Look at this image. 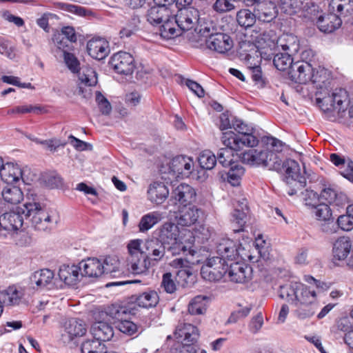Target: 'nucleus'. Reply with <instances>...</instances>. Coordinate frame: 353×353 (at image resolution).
Listing matches in <instances>:
<instances>
[{
  "label": "nucleus",
  "mask_w": 353,
  "mask_h": 353,
  "mask_svg": "<svg viewBox=\"0 0 353 353\" xmlns=\"http://www.w3.org/2000/svg\"><path fill=\"white\" fill-rule=\"evenodd\" d=\"M294 304L296 308L293 311V314L299 320L311 318L319 308V304Z\"/></svg>",
  "instance_id": "c03bdc74"
},
{
  "label": "nucleus",
  "mask_w": 353,
  "mask_h": 353,
  "mask_svg": "<svg viewBox=\"0 0 353 353\" xmlns=\"http://www.w3.org/2000/svg\"><path fill=\"white\" fill-rule=\"evenodd\" d=\"M1 195L3 201L11 205L19 203L23 199V193L21 190L17 186L5 187Z\"/></svg>",
  "instance_id": "ea45409f"
},
{
  "label": "nucleus",
  "mask_w": 353,
  "mask_h": 353,
  "mask_svg": "<svg viewBox=\"0 0 353 353\" xmlns=\"http://www.w3.org/2000/svg\"><path fill=\"white\" fill-rule=\"evenodd\" d=\"M246 212L235 208L231 216V225L234 232H240L244 230L246 223Z\"/></svg>",
  "instance_id": "09e8293b"
},
{
  "label": "nucleus",
  "mask_w": 353,
  "mask_h": 353,
  "mask_svg": "<svg viewBox=\"0 0 353 353\" xmlns=\"http://www.w3.org/2000/svg\"><path fill=\"white\" fill-rule=\"evenodd\" d=\"M199 335L197 327L190 323H184L178 331V338L182 339V343H194Z\"/></svg>",
  "instance_id": "e433bc0d"
},
{
  "label": "nucleus",
  "mask_w": 353,
  "mask_h": 353,
  "mask_svg": "<svg viewBox=\"0 0 353 353\" xmlns=\"http://www.w3.org/2000/svg\"><path fill=\"white\" fill-rule=\"evenodd\" d=\"M255 12H252L248 9H242L236 14V21L238 23L245 28L251 27L256 21Z\"/></svg>",
  "instance_id": "603ef678"
},
{
  "label": "nucleus",
  "mask_w": 353,
  "mask_h": 353,
  "mask_svg": "<svg viewBox=\"0 0 353 353\" xmlns=\"http://www.w3.org/2000/svg\"><path fill=\"white\" fill-rule=\"evenodd\" d=\"M306 205L312 209V213L314 215L316 219L321 221H330L332 217V212L330 206L325 203L316 204L310 202L306 199Z\"/></svg>",
  "instance_id": "c9c22d12"
},
{
  "label": "nucleus",
  "mask_w": 353,
  "mask_h": 353,
  "mask_svg": "<svg viewBox=\"0 0 353 353\" xmlns=\"http://www.w3.org/2000/svg\"><path fill=\"white\" fill-rule=\"evenodd\" d=\"M126 311L124 308H121L117 310L115 318L119 321L117 322L116 327L121 332L128 334L132 335L138 331L137 325L131 321L123 320L121 319V314H125Z\"/></svg>",
  "instance_id": "58836bf2"
},
{
  "label": "nucleus",
  "mask_w": 353,
  "mask_h": 353,
  "mask_svg": "<svg viewBox=\"0 0 353 353\" xmlns=\"http://www.w3.org/2000/svg\"><path fill=\"white\" fill-rule=\"evenodd\" d=\"M161 287L169 294H172L176 291V286L170 272H166L163 275Z\"/></svg>",
  "instance_id": "338daca9"
},
{
  "label": "nucleus",
  "mask_w": 353,
  "mask_h": 353,
  "mask_svg": "<svg viewBox=\"0 0 353 353\" xmlns=\"http://www.w3.org/2000/svg\"><path fill=\"white\" fill-rule=\"evenodd\" d=\"M86 331V325L82 320L71 319L65 324V332L70 340L83 336Z\"/></svg>",
  "instance_id": "72a5a7b5"
},
{
  "label": "nucleus",
  "mask_w": 353,
  "mask_h": 353,
  "mask_svg": "<svg viewBox=\"0 0 353 353\" xmlns=\"http://www.w3.org/2000/svg\"><path fill=\"white\" fill-rule=\"evenodd\" d=\"M160 172L162 174L168 176H163L165 180L172 182L176 179L175 158L174 157L165 156L160 165Z\"/></svg>",
  "instance_id": "a19ab883"
},
{
  "label": "nucleus",
  "mask_w": 353,
  "mask_h": 353,
  "mask_svg": "<svg viewBox=\"0 0 353 353\" xmlns=\"http://www.w3.org/2000/svg\"><path fill=\"white\" fill-rule=\"evenodd\" d=\"M23 215L29 219L36 230L41 231L52 229L59 221L56 210L47 211L39 203L26 202L16 210L6 212L0 216V227L7 237L12 236L22 228Z\"/></svg>",
  "instance_id": "f257e3e1"
},
{
  "label": "nucleus",
  "mask_w": 353,
  "mask_h": 353,
  "mask_svg": "<svg viewBox=\"0 0 353 353\" xmlns=\"http://www.w3.org/2000/svg\"><path fill=\"white\" fill-rule=\"evenodd\" d=\"M274 163L278 164L279 168H278V169L272 170L283 172L287 183L294 181L295 184L299 183L301 186H303L305 183V178L301 174L300 166L296 161L289 159L281 162V160L276 154Z\"/></svg>",
  "instance_id": "9b49d317"
},
{
  "label": "nucleus",
  "mask_w": 353,
  "mask_h": 353,
  "mask_svg": "<svg viewBox=\"0 0 353 353\" xmlns=\"http://www.w3.org/2000/svg\"><path fill=\"white\" fill-rule=\"evenodd\" d=\"M330 161L340 168L341 174L350 181L353 183V161L345 159L343 157L337 154H332L330 157Z\"/></svg>",
  "instance_id": "c756f323"
},
{
  "label": "nucleus",
  "mask_w": 353,
  "mask_h": 353,
  "mask_svg": "<svg viewBox=\"0 0 353 353\" xmlns=\"http://www.w3.org/2000/svg\"><path fill=\"white\" fill-rule=\"evenodd\" d=\"M316 101L319 108L325 112L345 111L349 105L347 92L343 88L330 90L325 88L316 92Z\"/></svg>",
  "instance_id": "423d86ee"
},
{
  "label": "nucleus",
  "mask_w": 353,
  "mask_h": 353,
  "mask_svg": "<svg viewBox=\"0 0 353 353\" xmlns=\"http://www.w3.org/2000/svg\"><path fill=\"white\" fill-rule=\"evenodd\" d=\"M338 226L343 231L349 232L353 229V219L346 212L340 215L337 219Z\"/></svg>",
  "instance_id": "774afa93"
},
{
  "label": "nucleus",
  "mask_w": 353,
  "mask_h": 353,
  "mask_svg": "<svg viewBox=\"0 0 353 353\" xmlns=\"http://www.w3.org/2000/svg\"><path fill=\"white\" fill-rule=\"evenodd\" d=\"M102 259L89 257L79 263L83 276L99 278L103 275Z\"/></svg>",
  "instance_id": "aec40b11"
},
{
  "label": "nucleus",
  "mask_w": 353,
  "mask_h": 353,
  "mask_svg": "<svg viewBox=\"0 0 353 353\" xmlns=\"http://www.w3.org/2000/svg\"><path fill=\"white\" fill-rule=\"evenodd\" d=\"M28 171L27 167L9 162L5 163L0 170V176L1 180L8 184L18 183L20 181L29 183V179L26 174Z\"/></svg>",
  "instance_id": "f8f14e48"
},
{
  "label": "nucleus",
  "mask_w": 353,
  "mask_h": 353,
  "mask_svg": "<svg viewBox=\"0 0 353 353\" xmlns=\"http://www.w3.org/2000/svg\"><path fill=\"white\" fill-rule=\"evenodd\" d=\"M334 261H344L350 270H353V239L341 236L334 243L332 248Z\"/></svg>",
  "instance_id": "9d476101"
},
{
  "label": "nucleus",
  "mask_w": 353,
  "mask_h": 353,
  "mask_svg": "<svg viewBox=\"0 0 353 353\" xmlns=\"http://www.w3.org/2000/svg\"><path fill=\"white\" fill-rule=\"evenodd\" d=\"M95 101L100 112L103 114L110 113L112 106L108 100L100 92H96Z\"/></svg>",
  "instance_id": "e2e57ef3"
},
{
  "label": "nucleus",
  "mask_w": 353,
  "mask_h": 353,
  "mask_svg": "<svg viewBox=\"0 0 353 353\" xmlns=\"http://www.w3.org/2000/svg\"><path fill=\"white\" fill-rule=\"evenodd\" d=\"M199 34L205 39L206 47L220 54H225L233 46V41L226 34L217 32L216 28L211 21L204 22L197 28Z\"/></svg>",
  "instance_id": "39448f33"
},
{
  "label": "nucleus",
  "mask_w": 353,
  "mask_h": 353,
  "mask_svg": "<svg viewBox=\"0 0 353 353\" xmlns=\"http://www.w3.org/2000/svg\"><path fill=\"white\" fill-rule=\"evenodd\" d=\"M58 276L59 279L65 285L74 286L78 284L83 277L79 263L63 264L59 267Z\"/></svg>",
  "instance_id": "f3484780"
},
{
  "label": "nucleus",
  "mask_w": 353,
  "mask_h": 353,
  "mask_svg": "<svg viewBox=\"0 0 353 353\" xmlns=\"http://www.w3.org/2000/svg\"><path fill=\"white\" fill-rule=\"evenodd\" d=\"M54 272L49 269H41L34 272L30 277V285L34 290H41L52 282Z\"/></svg>",
  "instance_id": "412c9836"
},
{
  "label": "nucleus",
  "mask_w": 353,
  "mask_h": 353,
  "mask_svg": "<svg viewBox=\"0 0 353 353\" xmlns=\"http://www.w3.org/2000/svg\"><path fill=\"white\" fill-rule=\"evenodd\" d=\"M41 110L39 106H33L32 105H22L13 107L8 110L7 114L9 115L23 114L27 113L34 112L37 113Z\"/></svg>",
  "instance_id": "bf43d9fd"
},
{
  "label": "nucleus",
  "mask_w": 353,
  "mask_h": 353,
  "mask_svg": "<svg viewBox=\"0 0 353 353\" xmlns=\"http://www.w3.org/2000/svg\"><path fill=\"white\" fill-rule=\"evenodd\" d=\"M199 236L196 231L193 232L188 229L178 230V254H183L185 256L184 259H178V285L182 288H188L193 285L195 282V276L192 273L190 265L194 264L192 258L196 253L192 249L196 238Z\"/></svg>",
  "instance_id": "7ed1b4c3"
},
{
  "label": "nucleus",
  "mask_w": 353,
  "mask_h": 353,
  "mask_svg": "<svg viewBox=\"0 0 353 353\" xmlns=\"http://www.w3.org/2000/svg\"><path fill=\"white\" fill-rule=\"evenodd\" d=\"M162 219V214L158 211L149 212L143 215L139 223L138 228L141 232L150 230Z\"/></svg>",
  "instance_id": "4c0bfd02"
},
{
  "label": "nucleus",
  "mask_w": 353,
  "mask_h": 353,
  "mask_svg": "<svg viewBox=\"0 0 353 353\" xmlns=\"http://www.w3.org/2000/svg\"><path fill=\"white\" fill-rule=\"evenodd\" d=\"M111 65L119 74H130L134 69V58L125 52L115 53L111 58Z\"/></svg>",
  "instance_id": "dca6fc26"
},
{
  "label": "nucleus",
  "mask_w": 353,
  "mask_h": 353,
  "mask_svg": "<svg viewBox=\"0 0 353 353\" xmlns=\"http://www.w3.org/2000/svg\"><path fill=\"white\" fill-rule=\"evenodd\" d=\"M254 12L259 20L271 21L276 16L274 4L271 1H263L256 3Z\"/></svg>",
  "instance_id": "cd10ccee"
},
{
  "label": "nucleus",
  "mask_w": 353,
  "mask_h": 353,
  "mask_svg": "<svg viewBox=\"0 0 353 353\" xmlns=\"http://www.w3.org/2000/svg\"><path fill=\"white\" fill-rule=\"evenodd\" d=\"M157 231L158 232V239L164 245H174L176 244V225L174 223L165 222Z\"/></svg>",
  "instance_id": "393cba45"
},
{
  "label": "nucleus",
  "mask_w": 353,
  "mask_h": 353,
  "mask_svg": "<svg viewBox=\"0 0 353 353\" xmlns=\"http://www.w3.org/2000/svg\"><path fill=\"white\" fill-rule=\"evenodd\" d=\"M147 194L150 202L159 205L168 198L169 190L163 183L156 181L149 185Z\"/></svg>",
  "instance_id": "4be33fe9"
},
{
  "label": "nucleus",
  "mask_w": 353,
  "mask_h": 353,
  "mask_svg": "<svg viewBox=\"0 0 353 353\" xmlns=\"http://www.w3.org/2000/svg\"><path fill=\"white\" fill-rule=\"evenodd\" d=\"M0 54L10 59H14L16 57L15 48L2 37H0Z\"/></svg>",
  "instance_id": "052dcab7"
},
{
  "label": "nucleus",
  "mask_w": 353,
  "mask_h": 353,
  "mask_svg": "<svg viewBox=\"0 0 353 353\" xmlns=\"http://www.w3.org/2000/svg\"><path fill=\"white\" fill-rule=\"evenodd\" d=\"M294 303L319 304L316 301V292L312 286L299 283Z\"/></svg>",
  "instance_id": "b1692460"
},
{
  "label": "nucleus",
  "mask_w": 353,
  "mask_h": 353,
  "mask_svg": "<svg viewBox=\"0 0 353 353\" xmlns=\"http://www.w3.org/2000/svg\"><path fill=\"white\" fill-rule=\"evenodd\" d=\"M104 345L99 340H86L81 345L82 353H98L103 350Z\"/></svg>",
  "instance_id": "13d9d810"
},
{
  "label": "nucleus",
  "mask_w": 353,
  "mask_h": 353,
  "mask_svg": "<svg viewBox=\"0 0 353 353\" xmlns=\"http://www.w3.org/2000/svg\"><path fill=\"white\" fill-rule=\"evenodd\" d=\"M273 63L279 70L281 71L287 69L290 70L294 64L291 55L286 52L276 54L273 59Z\"/></svg>",
  "instance_id": "3c124183"
},
{
  "label": "nucleus",
  "mask_w": 353,
  "mask_h": 353,
  "mask_svg": "<svg viewBox=\"0 0 353 353\" xmlns=\"http://www.w3.org/2000/svg\"><path fill=\"white\" fill-rule=\"evenodd\" d=\"M196 196V189L190 184L182 183L178 185L179 205H193Z\"/></svg>",
  "instance_id": "7c9ffc66"
},
{
  "label": "nucleus",
  "mask_w": 353,
  "mask_h": 353,
  "mask_svg": "<svg viewBox=\"0 0 353 353\" xmlns=\"http://www.w3.org/2000/svg\"><path fill=\"white\" fill-rule=\"evenodd\" d=\"M168 14V8L159 5L152 6L148 11L147 20L152 25L159 24L162 22L163 17Z\"/></svg>",
  "instance_id": "de8ad7c7"
},
{
  "label": "nucleus",
  "mask_w": 353,
  "mask_h": 353,
  "mask_svg": "<svg viewBox=\"0 0 353 353\" xmlns=\"http://www.w3.org/2000/svg\"><path fill=\"white\" fill-rule=\"evenodd\" d=\"M342 23L341 19L336 13H331L327 17H319L317 26L321 32L329 33L339 28Z\"/></svg>",
  "instance_id": "473e14b6"
},
{
  "label": "nucleus",
  "mask_w": 353,
  "mask_h": 353,
  "mask_svg": "<svg viewBox=\"0 0 353 353\" xmlns=\"http://www.w3.org/2000/svg\"><path fill=\"white\" fill-rule=\"evenodd\" d=\"M199 23L194 29L199 32L197 28L200 23L199 11L193 7L179 8L178 7V28L183 32L191 30L195 25Z\"/></svg>",
  "instance_id": "ddd939ff"
},
{
  "label": "nucleus",
  "mask_w": 353,
  "mask_h": 353,
  "mask_svg": "<svg viewBox=\"0 0 353 353\" xmlns=\"http://www.w3.org/2000/svg\"><path fill=\"white\" fill-rule=\"evenodd\" d=\"M201 211L194 205H178V225L190 227L198 221Z\"/></svg>",
  "instance_id": "a211bd4d"
},
{
  "label": "nucleus",
  "mask_w": 353,
  "mask_h": 353,
  "mask_svg": "<svg viewBox=\"0 0 353 353\" xmlns=\"http://www.w3.org/2000/svg\"><path fill=\"white\" fill-rule=\"evenodd\" d=\"M248 246V245L243 246L239 242L230 239H223L216 248V252L219 256L212 258L221 259V263L224 264H226V260L234 261L239 259L245 260L247 258H250V255L247 252Z\"/></svg>",
  "instance_id": "6e6552de"
},
{
  "label": "nucleus",
  "mask_w": 353,
  "mask_h": 353,
  "mask_svg": "<svg viewBox=\"0 0 353 353\" xmlns=\"http://www.w3.org/2000/svg\"><path fill=\"white\" fill-rule=\"evenodd\" d=\"M127 262L130 270L134 274H143L148 271V258L145 256V240L137 239L127 244Z\"/></svg>",
  "instance_id": "0eeeda50"
},
{
  "label": "nucleus",
  "mask_w": 353,
  "mask_h": 353,
  "mask_svg": "<svg viewBox=\"0 0 353 353\" xmlns=\"http://www.w3.org/2000/svg\"><path fill=\"white\" fill-rule=\"evenodd\" d=\"M198 161L203 169H212L217 161V157L210 150L201 152L198 157Z\"/></svg>",
  "instance_id": "864d4df0"
},
{
  "label": "nucleus",
  "mask_w": 353,
  "mask_h": 353,
  "mask_svg": "<svg viewBox=\"0 0 353 353\" xmlns=\"http://www.w3.org/2000/svg\"><path fill=\"white\" fill-rule=\"evenodd\" d=\"M212 9L218 14H224L234 10L236 6L232 0H216Z\"/></svg>",
  "instance_id": "6e6d98bb"
},
{
  "label": "nucleus",
  "mask_w": 353,
  "mask_h": 353,
  "mask_svg": "<svg viewBox=\"0 0 353 353\" xmlns=\"http://www.w3.org/2000/svg\"><path fill=\"white\" fill-rule=\"evenodd\" d=\"M80 83L78 88V94L85 99H90L92 94L91 87L97 83L95 71L91 68H82L79 74Z\"/></svg>",
  "instance_id": "4468645a"
},
{
  "label": "nucleus",
  "mask_w": 353,
  "mask_h": 353,
  "mask_svg": "<svg viewBox=\"0 0 353 353\" xmlns=\"http://www.w3.org/2000/svg\"><path fill=\"white\" fill-rule=\"evenodd\" d=\"M299 282H291L290 284L281 286L279 291V296L288 301L294 302Z\"/></svg>",
  "instance_id": "5fc2aeb1"
},
{
  "label": "nucleus",
  "mask_w": 353,
  "mask_h": 353,
  "mask_svg": "<svg viewBox=\"0 0 353 353\" xmlns=\"http://www.w3.org/2000/svg\"><path fill=\"white\" fill-rule=\"evenodd\" d=\"M1 79L3 83L15 85L21 88H33V86L30 83H21L20 79L18 77L12 75H3L1 77Z\"/></svg>",
  "instance_id": "69168bd1"
},
{
  "label": "nucleus",
  "mask_w": 353,
  "mask_h": 353,
  "mask_svg": "<svg viewBox=\"0 0 353 353\" xmlns=\"http://www.w3.org/2000/svg\"><path fill=\"white\" fill-rule=\"evenodd\" d=\"M210 299V297L205 295L194 296L188 304V314L192 316L204 315L207 312Z\"/></svg>",
  "instance_id": "bb28decb"
},
{
  "label": "nucleus",
  "mask_w": 353,
  "mask_h": 353,
  "mask_svg": "<svg viewBox=\"0 0 353 353\" xmlns=\"http://www.w3.org/2000/svg\"><path fill=\"white\" fill-rule=\"evenodd\" d=\"M176 14L171 15L161 28V36L167 40L174 39L176 37Z\"/></svg>",
  "instance_id": "a18cd8bd"
},
{
  "label": "nucleus",
  "mask_w": 353,
  "mask_h": 353,
  "mask_svg": "<svg viewBox=\"0 0 353 353\" xmlns=\"http://www.w3.org/2000/svg\"><path fill=\"white\" fill-rule=\"evenodd\" d=\"M313 68L307 61H297L294 63L289 71V76L292 81L299 83H307L312 78Z\"/></svg>",
  "instance_id": "2eb2a0df"
},
{
  "label": "nucleus",
  "mask_w": 353,
  "mask_h": 353,
  "mask_svg": "<svg viewBox=\"0 0 353 353\" xmlns=\"http://www.w3.org/2000/svg\"><path fill=\"white\" fill-rule=\"evenodd\" d=\"M26 294V289L18 285L9 286L5 291L4 303L10 305H18L23 300Z\"/></svg>",
  "instance_id": "2f4dec72"
},
{
  "label": "nucleus",
  "mask_w": 353,
  "mask_h": 353,
  "mask_svg": "<svg viewBox=\"0 0 353 353\" xmlns=\"http://www.w3.org/2000/svg\"><path fill=\"white\" fill-rule=\"evenodd\" d=\"M90 333L94 339L99 340L102 343L111 340L114 336L112 326L103 321L93 323L90 327Z\"/></svg>",
  "instance_id": "a878e982"
},
{
  "label": "nucleus",
  "mask_w": 353,
  "mask_h": 353,
  "mask_svg": "<svg viewBox=\"0 0 353 353\" xmlns=\"http://www.w3.org/2000/svg\"><path fill=\"white\" fill-rule=\"evenodd\" d=\"M252 269L248 265L236 262L228 264L221 263L219 258H209L201 268V276L209 281H217L228 275L231 281L243 283L251 278Z\"/></svg>",
  "instance_id": "f03ea898"
},
{
  "label": "nucleus",
  "mask_w": 353,
  "mask_h": 353,
  "mask_svg": "<svg viewBox=\"0 0 353 353\" xmlns=\"http://www.w3.org/2000/svg\"><path fill=\"white\" fill-rule=\"evenodd\" d=\"M331 74L330 71L324 68L313 69L312 78L310 81L316 87L317 91L321 92L325 88H329L330 84Z\"/></svg>",
  "instance_id": "c85d7f7f"
},
{
  "label": "nucleus",
  "mask_w": 353,
  "mask_h": 353,
  "mask_svg": "<svg viewBox=\"0 0 353 353\" xmlns=\"http://www.w3.org/2000/svg\"><path fill=\"white\" fill-rule=\"evenodd\" d=\"M103 274H110L115 277L121 274L120 262L117 256H108L102 259Z\"/></svg>",
  "instance_id": "49530a36"
},
{
  "label": "nucleus",
  "mask_w": 353,
  "mask_h": 353,
  "mask_svg": "<svg viewBox=\"0 0 353 353\" xmlns=\"http://www.w3.org/2000/svg\"><path fill=\"white\" fill-rule=\"evenodd\" d=\"M276 154V153L268 149L258 150L252 148L242 152L239 157L244 163L250 165H262L272 170L279 168L278 164L274 163Z\"/></svg>",
  "instance_id": "1a4fd4ad"
},
{
  "label": "nucleus",
  "mask_w": 353,
  "mask_h": 353,
  "mask_svg": "<svg viewBox=\"0 0 353 353\" xmlns=\"http://www.w3.org/2000/svg\"><path fill=\"white\" fill-rule=\"evenodd\" d=\"M230 167V170L228 172V181L232 185L235 186L239 185L241 177L244 173V169L236 163Z\"/></svg>",
  "instance_id": "4d7b16f0"
},
{
  "label": "nucleus",
  "mask_w": 353,
  "mask_h": 353,
  "mask_svg": "<svg viewBox=\"0 0 353 353\" xmlns=\"http://www.w3.org/2000/svg\"><path fill=\"white\" fill-rule=\"evenodd\" d=\"M178 79H180L181 83L185 84L195 95L199 98H202L205 95V92L202 86L196 81L185 79L182 77L178 75Z\"/></svg>",
  "instance_id": "680f3d73"
},
{
  "label": "nucleus",
  "mask_w": 353,
  "mask_h": 353,
  "mask_svg": "<svg viewBox=\"0 0 353 353\" xmlns=\"http://www.w3.org/2000/svg\"><path fill=\"white\" fill-rule=\"evenodd\" d=\"M159 301L158 293L154 290H149L139 294L136 303L139 307L149 308L155 307Z\"/></svg>",
  "instance_id": "37998d69"
},
{
  "label": "nucleus",
  "mask_w": 353,
  "mask_h": 353,
  "mask_svg": "<svg viewBox=\"0 0 353 353\" xmlns=\"http://www.w3.org/2000/svg\"><path fill=\"white\" fill-rule=\"evenodd\" d=\"M88 54L94 59L101 60L109 54L108 43L103 39H92L87 44Z\"/></svg>",
  "instance_id": "5701e85b"
},
{
  "label": "nucleus",
  "mask_w": 353,
  "mask_h": 353,
  "mask_svg": "<svg viewBox=\"0 0 353 353\" xmlns=\"http://www.w3.org/2000/svg\"><path fill=\"white\" fill-rule=\"evenodd\" d=\"M234 132H223L221 141L224 145H229L236 150H242L245 148H254L259 143V139L253 134L254 128L236 119L233 121Z\"/></svg>",
  "instance_id": "20e7f679"
},
{
  "label": "nucleus",
  "mask_w": 353,
  "mask_h": 353,
  "mask_svg": "<svg viewBox=\"0 0 353 353\" xmlns=\"http://www.w3.org/2000/svg\"><path fill=\"white\" fill-rule=\"evenodd\" d=\"M329 10L336 15L347 16L353 13L352 0H331Z\"/></svg>",
  "instance_id": "f704fd0d"
},
{
  "label": "nucleus",
  "mask_w": 353,
  "mask_h": 353,
  "mask_svg": "<svg viewBox=\"0 0 353 353\" xmlns=\"http://www.w3.org/2000/svg\"><path fill=\"white\" fill-rule=\"evenodd\" d=\"M145 256L148 258V270L150 267V261H159L165 254L164 244L158 239H145Z\"/></svg>",
  "instance_id": "6ab92c4d"
},
{
  "label": "nucleus",
  "mask_w": 353,
  "mask_h": 353,
  "mask_svg": "<svg viewBox=\"0 0 353 353\" xmlns=\"http://www.w3.org/2000/svg\"><path fill=\"white\" fill-rule=\"evenodd\" d=\"M63 59L68 68L72 72L76 73L79 72V61L73 54L68 52H64Z\"/></svg>",
  "instance_id": "0e129e2a"
},
{
  "label": "nucleus",
  "mask_w": 353,
  "mask_h": 353,
  "mask_svg": "<svg viewBox=\"0 0 353 353\" xmlns=\"http://www.w3.org/2000/svg\"><path fill=\"white\" fill-rule=\"evenodd\" d=\"M226 148H221L217 154V161L223 167L228 168L235 164L234 159V151L236 150L232 148L229 145Z\"/></svg>",
  "instance_id": "8fccbe9b"
},
{
  "label": "nucleus",
  "mask_w": 353,
  "mask_h": 353,
  "mask_svg": "<svg viewBox=\"0 0 353 353\" xmlns=\"http://www.w3.org/2000/svg\"><path fill=\"white\" fill-rule=\"evenodd\" d=\"M194 168L193 159L186 155H178V178H188Z\"/></svg>",
  "instance_id": "79ce46f5"
}]
</instances>
